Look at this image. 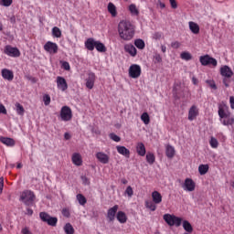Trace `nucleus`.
Wrapping results in <instances>:
<instances>
[{"mask_svg": "<svg viewBox=\"0 0 234 234\" xmlns=\"http://www.w3.org/2000/svg\"><path fill=\"white\" fill-rule=\"evenodd\" d=\"M119 37L122 41H131L136 34V26L130 20H121L117 27Z\"/></svg>", "mask_w": 234, "mask_h": 234, "instance_id": "obj_1", "label": "nucleus"}, {"mask_svg": "<svg viewBox=\"0 0 234 234\" xmlns=\"http://www.w3.org/2000/svg\"><path fill=\"white\" fill-rule=\"evenodd\" d=\"M218 113L220 118L222 125H225L227 127L229 125H234V115L231 114V112H226L222 105L218 106Z\"/></svg>", "mask_w": 234, "mask_h": 234, "instance_id": "obj_2", "label": "nucleus"}, {"mask_svg": "<svg viewBox=\"0 0 234 234\" xmlns=\"http://www.w3.org/2000/svg\"><path fill=\"white\" fill-rule=\"evenodd\" d=\"M163 218L168 226H176V228H180V226H182V218L171 214H165Z\"/></svg>", "mask_w": 234, "mask_h": 234, "instance_id": "obj_3", "label": "nucleus"}, {"mask_svg": "<svg viewBox=\"0 0 234 234\" xmlns=\"http://www.w3.org/2000/svg\"><path fill=\"white\" fill-rule=\"evenodd\" d=\"M34 198H36V195L30 190L24 191L20 197V199L26 206H32L34 204Z\"/></svg>", "mask_w": 234, "mask_h": 234, "instance_id": "obj_4", "label": "nucleus"}, {"mask_svg": "<svg viewBox=\"0 0 234 234\" xmlns=\"http://www.w3.org/2000/svg\"><path fill=\"white\" fill-rule=\"evenodd\" d=\"M39 217L42 222H47L48 226L56 227L58 225V218L51 217L47 212H40Z\"/></svg>", "mask_w": 234, "mask_h": 234, "instance_id": "obj_5", "label": "nucleus"}, {"mask_svg": "<svg viewBox=\"0 0 234 234\" xmlns=\"http://www.w3.org/2000/svg\"><path fill=\"white\" fill-rule=\"evenodd\" d=\"M199 61L203 67H207L209 65L217 67V65H218V62L216 60V58L209 55L201 56L199 58Z\"/></svg>", "mask_w": 234, "mask_h": 234, "instance_id": "obj_6", "label": "nucleus"}, {"mask_svg": "<svg viewBox=\"0 0 234 234\" xmlns=\"http://www.w3.org/2000/svg\"><path fill=\"white\" fill-rule=\"evenodd\" d=\"M4 54L9 56V58H19V56H21V51H19V48H17L6 45L4 48Z\"/></svg>", "mask_w": 234, "mask_h": 234, "instance_id": "obj_7", "label": "nucleus"}, {"mask_svg": "<svg viewBox=\"0 0 234 234\" xmlns=\"http://www.w3.org/2000/svg\"><path fill=\"white\" fill-rule=\"evenodd\" d=\"M129 76L133 80H136L142 76V67L137 64H133L129 68Z\"/></svg>", "mask_w": 234, "mask_h": 234, "instance_id": "obj_8", "label": "nucleus"}, {"mask_svg": "<svg viewBox=\"0 0 234 234\" xmlns=\"http://www.w3.org/2000/svg\"><path fill=\"white\" fill-rule=\"evenodd\" d=\"M60 118L62 122H70L72 120V110L69 106H63L60 110Z\"/></svg>", "mask_w": 234, "mask_h": 234, "instance_id": "obj_9", "label": "nucleus"}, {"mask_svg": "<svg viewBox=\"0 0 234 234\" xmlns=\"http://www.w3.org/2000/svg\"><path fill=\"white\" fill-rule=\"evenodd\" d=\"M44 50L48 52V54H58V50H59V47L52 41H48L43 47Z\"/></svg>", "mask_w": 234, "mask_h": 234, "instance_id": "obj_10", "label": "nucleus"}, {"mask_svg": "<svg viewBox=\"0 0 234 234\" xmlns=\"http://www.w3.org/2000/svg\"><path fill=\"white\" fill-rule=\"evenodd\" d=\"M184 191H188V192H193L195 191L196 187H197V183H195V181L189 177L185 179V182L182 186Z\"/></svg>", "mask_w": 234, "mask_h": 234, "instance_id": "obj_11", "label": "nucleus"}, {"mask_svg": "<svg viewBox=\"0 0 234 234\" xmlns=\"http://www.w3.org/2000/svg\"><path fill=\"white\" fill-rule=\"evenodd\" d=\"M57 87L58 90L65 92L67 89H69V84L67 83V80L61 76L57 77Z\"/></svg>", "mask_w": 234, "mask_h": 234, "instance_id": "obj_12", "label": "nucleus"}, {"mask_svg": "<svg viewBox=\"0 0 234 234\" xmlns=\"http://www.w3.org/2000/svg\"><path fill=\"white\" fill-rule=\"evenodd\" d=\"M95 82H96V74H94L93 72L88 73V77L86 79L87 89H90V90L94 89Z\"/></svg>", "mask_w": 234, "mask_h": 234, "instance_id": "obj_13", "label": "nucleus"}, {"mask_svg": "<svg viewBox=\"0 0 234 234\" xmlns=\"http://www.w3.org/2000/svg\"><path fill=\"white\" fill-rule=\"evenodd\" d=\"M118 205H115L108 209L107 218L109 222H114V218H116V213H118Z\"/></svg>", "mask_w": 234, "mask_h": 234, "instance_id": "obj_14", "label": "nucleus"}, {"mask_svg": "<svg viewBox=\"0 0 234 234\" xmlns=\"http://www.w3.org/2000/svg\"><path fill=\"white\" fill-rule=\"evenodd\" d=\"M219 72L223 78H232L233 77V70H231V68H229L227 65L221 67Z\"/></svg>", "mask_w": 234, "mask_h": 234, "instance_id": "obj_15", "label": "nucleus"}, {"mask_svg": "<svg viewBox=\"0 0 234 234\" xmlns=\"http://www.w3.org/2000/svg\"><path fill=\"white\" fill-rule=\"evenodd\" d=\"M197 116H198V107H197V105H192L188 111L189 122H193V120H197Z\"/></svg>", "mask_w": 234, "mask_h": 234, "instance_id": "obj_16", "label": "nucleus"}, {"mask_svg": "<svg viewBox=\"0 0 234 234\" xmlns=\"http://www.w3.org/2000/svg\"><path fill=\"white\" fill-rule=\"evenodd\" d=\"M1 74L2 78L7 81H12L14 80V71L8 69H3Z\"/></svg>", "mask_w": 234, "mask_h": 234, "instance_id": "obj_17", "label": "nucleus"}, {"mask_svg": "<svg viewBox=\"0 0 234 234\" xmlns=\"http://www.w3.org/2000/svg\"><path fill=\"white\" fill-rule=\"evenodd\" d=\"M124 50H125V52L130 54V56H132V58H136V54H138L136 48L133 44L124 45Z\"/></svg>", "mask_w": 234, "mask_h": 234, "instance_id": "obj_18", "label": "nucleus"}, {"mask_svg": "<svg viewBox=\"0 0 234 234\" xmlns=\"http://www.w3.org/2000/svg\"><path fill=\"white\" fill-rule=\"evenodd\" d=\"M97 160L101 163V164H108L110 157L107 154L103 153V152H99L95 154Z\"/></svg>", "mask_w": 234, "mask_h": 234, "instance_id": "obj_19", "label": "nucleus"}, {"mask_svg": "<svg viewBox=\"0 0 234 234\" xmlns=\"http://www.w3.org/2000/svg\"><path fill=\"white\" fill-rule=\"evenodd\" d=\"M116 149H117V153L119 154H122V156H125V158L131 157V151L127 149L125 146L117 145Z\"/></svg>", "mask_w": 234, "mask_h": 234, "instance_id": "obj_20", "label": "nucleus"}, {"mask_svg": "<svg viewBox=\"0 0 234 234\" xmlns=\"http://www.w3.org/2000/svg\"><path fill=\"white\" fill-rule=\"evenodd\" d=\"M1 144H4V145H6L7 147H14L16 145V141L10 137H0Z\"/></svg>", "mask_w": 234, "mask_h": 234, "instance_id": "obj_21", "label": "nucleus"}, {"mask_svg": "<svg viewBox=\"0 0 234 234\" xmlns=\"http://www.w3.org/2000/svg\"><path fill=\"white\" fill-rule=\"evenodd\" d=\"M71 160L74 165L80 166L83 165V159L81 158V154L78 153L72 154Z\"/></svg>", "mask_w": 234, "mask_h": 234, "instance_id": "obj_22", "label": "nucleus"}, {"mask_svg": "<svg viewBox=\"0 0 234 234\" xmlns=\"http://www.w3.org/2000/svg\"><path fill=\"white\" fill-rule=\"evenodd\" d=\"M188 27L192 34H200V26L198 24L190 21Z\"/></svg>", "mask_w": 234, "mask_h": 234, "instance_id": "obj_23", "label": "nucleus"}, {"mask_svg": "<svg viewBox=\"0 0 234 234\" xmlns=\"http://www.w3.org/2000/svg\"><path fill=\"white\" fill-rule=\"evenodd\" d=\"M85 47L88 50H94V48H96V40H94V38L90 37L85 41Z\"/></svg>", "mask_w": 234, "mask_h": 234, "instance_id": "obj_24", "label": "nucleus"}, {"mask_svg": "<svg viewBox=\"0 0 234 234\" xmlns=\"http://www.w3.org/2000/svg\"><path fill=\"white\" fill-rule=\"evenodd\" d=\"M152 200L154 204H162V194L158 191H154L152 193Z\"/></svg>", "mask_w": 234, "mask_h": 234, "instance_id": "obj_25", "label": "nucleus"}, {"mask_svg": "<svg viewBox=\"0 0 234 234\" xmlns=\"http://www.w3.org/2000/svg\"><path fill=\"white\" fill-rule=\"evenodd\" d=\"M116 218L120 224H125L127 222V215L123 211L117 212Z\"/></svg>", "mask_w": 234, "mask_h": 234, "instance_id": "obj_26", "label": "nucleus"}, {"mask_svg": "<svg viewBox=\"0 0 234 234\" xmlns=\"http://www.w3.org/2000/svg\"><path fill=\"white\" fill-rule=\"evenodd\" d=\"M108 12L111 14L112 17H116L118 16V11L116 10V5L112 4V2H110L108 4Z\"/></svg>", "mask_w": 234, "mask_h": 234, "instance_id": "obj_27", "label": "nucleus"}, {"mask_svg": "<svg viewBox=\"0 0 234 234\" xmlns=\"http://www.w3.org/2000/svg\"><path fill=\"white\" fill-rule=\"evenodd\" d=\"M136 152H137V154H139V156H144L145 154L146 150H145V145L144 144V143L137 144Z\"/></svg>", "mask_w": 234, "mask_h": 234, "instance_id": "obj_28", "label": "nucleus"}, {"mask_svg": "<svg viewBox=\"0 0 234 234\" xmlns=\"http://www.w3.org/2000/svg\"><path fill=\"white\" fill-rule=\"evenodd\" d=\"M15 107L16 114H18V116H25V108L23 107V105H21V103L16 102L15 104Z\"/></svg>", "mask_w": 234, "mask_h": 234, "instance_id": "obj_29", "label": "nucleus"}, {"mask_svg": "<svg viewBox=\"0 0 234 234\" xmlns=\"http://www.w3.org/2000/svg\"><path fill=\"white\" fill-rule=\"evenodd\" d=\"M95 48L98 52H107V48L105 47V44L100 41H96Z\"/></svg>", "mask_w": 234, "mask_h": 234, "instance_id": "obj_30", "label": "nucleus"}, {"mask_svg": "<svg viewBox=\"0 0 234 234\" xmlns=\"http://www.w3.org/2000/svg\"><path fill=\"white\" fill-rule=\"evenodd\" d=\"M183 228L185 231H186V233H193V226L191 225V223H189V221L184 220Z\"/></svg>", "mask_w": 234, "mask_h": 234, "instance_id": "obj_31", "label": "nucleus"}, {"mask_svg": "<svg viewBox=\"0 0 234 234\" xmlns=\"http://www.w3.org/2000/svg\"><path fill=\"white\" fill-rule=\"evenodd\" d=\"M209 171V165H200L198 166L199 175L204 176Z\"/></svg>", "mask_w": 234, "mask_h": 234, "instance_id": "obj_32", "label": "nucleus"}, {"mask_svg": "<svg viewBox=\"0 0 234 234\" xmlns=\"http://www.w3.org/2000/svg\"><path fill=\"white\" fill-rule=\"evenodd\" d=\"M156 160V157L154 156V154L153 153H147L146 154V162L150 165H153Z\"/></svg>", "mask_w": 234, "mask_h": 234, "instance_id": "obj_33", "label": "nucleus"}, {"mask_svg": "<svg viewBox=\"0 0 234 234\" xmlns=\"http://www.w3.org/2000/svg\"><path fill=\"white\" fill-rule=\"evenodd\" d=\"M141 120L144 125H149V123H151V117H149V113L147 112H144L141 115Z\"/></svg>", "mask_w": 234, "mask_h": 234, "instance_id": "obj_34", "label": "nucleus"}, {"mask_svg": "<svg viewBox=\"0 0 234 234\" xmlns=\"http://www.w3.org/2000/svg\"><path fill=\"white\" fill-rule=\"evenodd\" d=\"M165 154L167 158H173L175 156V147L167 145Z\"/></svg>", "mask_w": 234, "mask_h": 234, "instance_id": "obj_35", "label": "nucleus"}, {"mask_svg": "<svg viewBox=\"0 0 234 234\" xmlns=\"http://www.w3.org/2000/svg\"><path fill=\"white\" fill-rule=\"evenodd\" d=\"M129 11L132 14V16H140V11L136 7V5L131 4L129 5Z\"/></svg>", "mask_w": 234, "mask_h": 234, "instance_id": "obj_36", "label": "nucleus"}, {"mask_svg": "<svg viewBox=\"0 0 234 234\" xmlns=\"http://www.w3.org/2000/svg\"><path fill=\"white\" fill-rule=\"evenodd\" d=\"M134 45L139 50L145 48V42L140 38L134 40Z\"/></svg>", "mask_w": 234, "mask_h": 234, "instance_id": "obj_37", "label": "nucleus"}, {"mask_svg": "<svg viewBox=\"0 0 234 234\" xmlns=\"http://www.w3.org/2000/svg\"><path fill=\"white\" fill-rule=\"evenodd\" d=\"M76 198L80 206H85V204H87V197H85V196L82 194H78Z\"/></svg>", "mask_w": 234, "mask_h": 234, "instance_id": "obj_38", "label": "nucleus"}, {"mask_svg": "<svg viewBox=\"0 0 234 234\" xmlns=\"http://www.w3.org/2000/svg\"><path fill=\"white\" fill-rule=\"evenodd\" d=\"M145 207H147V209H150V211H156V204H154V201L146 200Z\"/></svg>", "mask_w": 234, "mask_h": 234, "instance_id": "obj_39", "label": "nucleus"}, {"mask_svg": "<svg viewBox=\"0 0 234 234\" xmlns=\"http://www.w3.org/2000/svg\"><path fill=\"white\" fill-rule=\"evenodd\" d=\"M64 231L66 234H74V227H72V224L67 223L64 226Z\"/></svg>", "mask_w": 234, "mask_h": 234, "instance_id": "obj_40", "label": "nucleus"}, {"mask_svg": "<svg viewBox=\"0 0 234 234\" xmlns=\"http://www.w3.org/2000/svg\"><path fill=\"white\" fill-rule=\"evenodd\" d=\"M181 59H185V61H189L193 58V56H191V53L187 51H184L181 53Z\"/></svg>", "mask_w": 234, "mask_h": 234, "instance_id": "obj_41", "label": "nucleus"}, {"mask_svg": "<svg viewBox=\"0 0 234 234\" xmlns=\"http://www.w3.org/2000/svg\"><path fill=\"white\" fill-rule=\"evenodd\" d=\"M52 36L53 37H61V29L58 27H54L52 28Z\"/></svg>", "mask_w": 234, "mask_h": 234, "instance_id": "obj_42", "label": "nucleus"}, {"mask_svg": "<svg viewBox=\"0 0 234 234\" xmlns=\"http://www.w3.org/2000/svg\"><path fill=\"white\" fill-rule=\"evenodd\" d=\"M209 144L212 149H217V147H218V141L215 137L210 138Z\"/></svg>", "mask_w": 234, "mask_h": 234, "instance_id": "obj_43", "label": "nucleus"}, {"mask_svg": "<svg viewBox=\"0 0 234 234\" xmlns=\"http://www.w3.org/2000/svg\"><path fill=\"white\" fill-rule=\"evenodd\" d=\"M109 136L113 142H122V138L114 133H110Z\"/></svg>", "mask_w": 234, "mask_h": 234, "instance_id": "obj_44", "label": "nucleus"}, {"mask_svg": "<svg viewBox=\"0 0 234 234\" xmlns=\"http://www.w3.org/2000/svg\"><path fill=\"white\" fill-rule=\"evenodd\" d=\"M154 63H162V56L159 53L154 55Z\"/></svg>", "mask_w": 234, "mask_h": 234, "instance_id": "obj_45", "label": "nucleus"}, {"mask_svg": "<svg viewBox=\"0 0 234 234\" xmlns=\"http://www.w3.org/2000/svg\"><path fill=\"white\" fill-rule=\"evenodd\" d=\"M43 101H44V104H45L46 106L50 105V95L45 94V95L43 96Z\"/></svg>", "mask_w": 234, "mask_h": 234, "instance_id": "obj_46", "label": "nucleus"}, {"mask_svg": "<svg viewBox=\"0 0 234 234\" xmlns=\"http://www.w3.org/2000/svg\"><path fill=\"white\" fill-rule=\"evenodd\" d=\"M206 83H207L210 89L217 90V84L215 83V80H206Z\"/></svg>", "mask_w": 234, "mask_h": 234, "instance_id": "obj_47", "label": "nucleus"}, {"mask_svg": "<svg viewBox=\"0 0 234 234\" xmlns=\"http://www.w3.org/2000/svg\"><path fill=\"white\" fill-rule=\"evenodd\" d=\"M126 195H128V197H133V195H134V191L133 190L132 186H127L126 190H125Z\"/></svg>", "mask_w": 234, "mask_h": 234, "instance_id": "obj_48", "label": "nucleus"}, {"mask_svg": "<svg viewBox=\"0 0 234 234\" xmlns=\"http://www.w3.org/2000/svg\"><path fill=\"white\" fill-rule=\"evenodd\" d=\"M62 215L63 217H66V218H70V210H69V208H63Z\"/></svg>", "mask_w": 234, "mask_h": 234, "instance_id": "obj_49", "label": "nucleus"}, {"mask_svg": "<svg viewBox=\"0 0 234 234\" xmlns=\"http://www.w3.org/2000/svg\"><path fill=\"white\" fill-rule=\"evenodd\" d=\"M231 78H228V77H224L223 78V85H225V87H229V83H231Z\"/></svg>", "mask_w": 234, "mask_h": 234, "instance_id": "obj_50", "label": "nucleus"}, {"mask_svg": "<svg viewBox=\"0 0 234 234\" xmlns=\"http://www.w3.org/2000/svg\"><path fill=\"white\" fill-rule=\"evenodd\" d=\"M171 8H173L174 10H176V8H178V4L176 3V0H169Z\"/></svg>", "mask_w": 234, "mask_h": 234, "instance_id": "obj_51", "label": "nucleus"}, {"mask_svg": "<svg viewBox=\"0 0 234 234\" xmlns=\"http://www.w3.org/2000/svg\"><path fill=\"white\" fill-rule=\"evenodd\" d=\"M1 5L3 6H10V5H12V0H1Z\"/></svg>", "mask_w": 234, "mask_h": 234, "instance_id": "obj_52", "label": "nucleus"}, {"mask_svg": "<svg viewBox=\"0 0 234 234\" xmlns=\"http://www.w3.org/2000/svg\"><path fill=\"white\" fill-rule=\"evenodd\" d=\"M62 69H64V70H70V64L68 61H64L62 63Z\"/></svg>", "mask_w": 234, "mask_h": 234, "instance_id": "obj_53", "label": "nucleus"}, {"mask_svg": "<svg viewBox=\"0 0 234 234\" xmlns=\"http://www.w3.org/2000/svg\"><path fill=\"white\" fill-rule=\"evenodd\" d=\"M171 47H172V48H180L181 44L178 41H174L171 43Z\"/></svg>", "mask_w": 234, "mask_h": 234, "instance_id": "obj_54", "label": "nucleus"}, {"mask_svg": "<svg viewBox=\"0 0 234 234\" xmlns=\"http://www.w3.org/2000/svg\"><path fill=\"white\" fill-rule=\"evenodd\" d=\"M3 187H5V178L0 177V195L3 193Z\"/></svg>", "mask_w": 234, "mask_h": 234, "instance_id": "obj_55", "label": "nucleus"}, {"mask_svg": "<svg viewBox=\"0 0 234 234\" xmlns=\"http://www.w3.org/2000/svg\"><path fill=\"white\" fill-rule=\"evenodd\" d=\"M6 108L5 107V105L0 103V114H6Z\"/></svg>", "mask_w": 234, "mask_h": 234, "instance_id": "obj_56", "label": "nucleus"}, {"mask_svg": "<svg viewBox=\"0 0 234 234\" xmlns=\"http://www.w3.org/2000/svg\"><path fill=\"white\" fill-rule=\"evenodd\" d=\"M81 180H82L83 184H85V185L90 184V182L89 181V178L85 176H81Z\"/></svg>", "mask_w": 234, "mask_h": 234, "instance_id": "obj_57", "label": "nucleus"}, {"mask_svg": "<svg viewBox=\"0 0 234 234\" xmlns=\"http://www.w3.org/2000/svg\"><path fill=\"white\" fill-rule=\"evenodd\" d=\"M21 233L22 234H32V232H30V229H28V228H27V227L22 229Z\"/></svg>", "mask_w": 234, "mask_h": 234, "instance_id": "obj_58", "label": "nucleus"}, {"mask_svg": "<svg viewBox=\"0 0 234 234\" xmlns=\"http://www.w3.org/2000/svg\"><path fill=\"white\" fill-rule=\"evenodd\" d=\"M229 103H230V108L234 109V97L233 96L229 97Z\"/></svg>", "mask_w": 234, "mask_h": 234, "instance_id": "obj_59", "label": "nucleus"}, {"mask_svg": "<svg viewBox=\"0 0 234 234\" xmlns=\"http://www.w3.org/2000/svg\"><path fill=\"white\" fill-rule=\"evenodd\" d=\"M154 39H160L162 37V33L156 32L154 34Z\"/></svg>", "mask_w": 234, "mask_h": 234, "instance_id": "obj_60", "label": "nucleus"}, {"mask_svg": "<svg viewBox=\"0 0 234 234\" xmlns=\"http://www.w3.org/2000/svg\"><path fill=\"white\" fill-rule=\"evenodd\" d=\"M27 215L32 217V215H34V210H32V208H27Z\"/></svg>", "mask_w": 234, "mask_h": 234, "instance_id": "obj_61", "label": "nucleus"}, {"mask_svg": "<svg viewBox=\"0 0 234 234\" xmlns=\"http://www.w3.org/2000/svg\"><path fill=\"white\" fill-rule=\"evenodd\" d=\"M192 83L193 85H198V79H197L196 77H192Z\"/></svg>", "mask_w": 234, "mask_h": 234, "instance_id": "obj_62", "label": "nucleus"}, {"mask_svg": "<svg viewBox=\"0 0 234 234\" xmlns=\"http://www.w3.org/2000/svg\"><path fill=\"white\" fill-rule=\"evenodd\" d=\"M161 51L163 52V54H165V52H167V47L162 45L161 46Z\"/></svg>", "mask_w": 234, "mask_h": 234, "instance_id": "obj_63", "label": "nucleus"}, {"mask_svg": "<svg viewBox=\"0 0 234 234\" xmlns=\"http://www.w3.org/2000/svg\"><path fill=\"white\" fill-rule=\"evenodd\" d=\"M64 138H65V140H70V133H64Z\"/></svg>", "mask_w": 234, "mask_h": 234, "instance_id": "obj_64", "label": "nucleus"}]
</instances>
